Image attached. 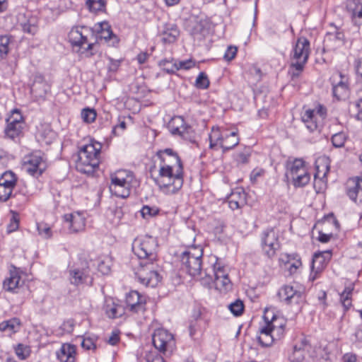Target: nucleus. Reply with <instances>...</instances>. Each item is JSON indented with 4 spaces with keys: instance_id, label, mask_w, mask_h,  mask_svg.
<instances>
[{
    "instance_id": "nucleus-1",
    "label": "nucleus",
    "mask_w": 362,
    "mask_h": 362,
    "mask_svg": "<svg viewBox=\"0 0 362 362\" xmlns=\"http://www.w3.org/2000/svg\"><path fill=\"white\" fill-rule=\"evenodd\" d=\"M156 164L151 168L150 172L155 183L165 194H173L177 192L184 182V169H158V175H153L156 171Z\"/></svg>"
},
{
    "instance_id": "nucleus-2",
    "label": "nucleus",
    "mask_w": 362,
    "mask_h": 362,
    "mask_svg": "<svg viewBox=\"0 0 362 362\" xmlns=\"http://www.w3.org/2000/svg\"><path fill=\"white\" fill-rule=\"evenodd\" d=\"M102 144L94 140H90L79 147L76 170L84 174H92L98 168Z\"/></svg>"
},
{
    "instance_id": "nucleus-3",
    "label": "nucleus",
    "mask_w": 362,
    "mask_h": 362,
    "mask_svg": "<svg viewBox=\"0 0 362 362\" xmlns=\"http://www.w3.org/2000/svg\"><path fill=\"white\" fill-rule=\"evenodd\" d=\"M110 180L109 189L111 194L123 199L129 197L132 189L139 185L133 173L127 170L111 173Z\"/></svg>"
},
{
    "instance_id": "nucleus-4",
    "label": "nucleus",
    "mask_w": 362,
    "mask_h": 362,
    "mask_svg": "<svg viewBox=\"0 0 362 362\" xmlns=\"http://www.w3.org/2000/svg\"><path fill=\"white\" fill-rule=\"evenodd\" d=\"M310 53V42L304 37H299L291 54L289 74L297 78L303 72Z\"/></svg>"
},
{
    "instance_id": "nucleus-5",
    "label": "nucleus",
    "mask_w": 362,
    "mask_h": 362,
    "mask_svg": "<svg viewBox=\"0 0 362 362\" xmlns=\"http://www.w3.org/2000/svg\"><path fill=\"white\" fill-rule=\"evenodd\" d=\"M202 255L203 251L201 247H192L183 252L180 259L182 269L190 276L197 278L200 282L201 277L204 275V270L202 269Z\"/></svg>"
},
{
    "instance_id": "nucleus-6",
    "label": "nucleus",
    "mask_w": 362,
    "mask_h": 362,
    "mask_svg": "<svg viewBox=\"0 0 362 362\" xmlns=\"http://www.w3.org/2000/svg\"><path fill=\"white\" fill-rule=\"evenodd\" d=\"M158 242L152 236L136 238L132 243V251L140 262L158 260Z\"/></svg>"
},
{
    "instance_id": "nucleus-7",
    "label": "nucleus",
    "mask_w": 362,
    "mask_h": 362,
    "mask_svg": "<svg viewBox=\"0 0 362 362\" xmlns=\"http://www.w3.org/2000/svg\"><path fill=\"white\" fill-rule=\"evenodd\" d=\"M201 284L206 287L214 285L217 289L227 290L230 286V280L224 267L216 263L213 267L204 269Z\"/></svg>"
},
{
    "instance_id": "nucleus-8",
    "label": "nucleus",
    "mask_w": 362,
    "mask_h": 362,
    "mask_svg": "<svg viewBox=\"0 0 362 362\" xmlns=\"http://www.w3.org/2000/svg\"><path fill=\"white\" fill-rule=\"evenodd\" d=\"M89 35H93V30L86 26L74 27L69 33V40L74 47L81 49L84 45H88L87 47L81 52V54H84L87 57L95 54L93 52L95 44L88 42Z\"/></svg>"
},
{
    "instance_id": "nucleus-9",
    "label": "nucleus",
    "mask_w": 362,
    "mask_h": 362,
    "mask_svg": "<svg viewBox=\"0 0 362 362\" xmlns=\"http://www.w3.org/2000/svg\"><path fill=\"white\" fill-rule=\"evenodd\" d=\"M159 265L157 261L140 262L139 268L136 275L142 284L146 286L155 287L161 280L159 274Z\"/></svg>"
},
{
    "instance_id": "nucleus-10",
    "label": "nucleus",
    "mask_w": 362,
    "mask_h": 362,
    "mask_svg": "<svg viewBox=\"0 0 362 362\" xmlns=\"http://www.w3.org/2000/svg\"><path fill=\"white\" fill-rule=\"evenodd\" d=\"M286 175L292 180L295 187L305 186L310 180V175L302 159H295L291 163Z\"/></svg>"
},
{
    "instance_id": "nucleus-11",
    "label": "nucleus",
    "mask_w": 362,
    "mask_h": 362,
    "mask_svg": "<svg viewBox=\"0 0 362 362\" xmlns=\"http://www.w3.org/2000/svg\"><path fill=\"white\" fill-rule=\"evenodd\" d=\"M260 245L264 255L269 259L276 256L280 249V243L278 235L273 228H267L262 233Z\"/></svg>"
},
{
    "instance_id": "nucleus-12",
    "label": "nucleus",
    "mask_w": 362,
    "mask_h": 362,
    "mask_svg": "<svg viewBox=\"0 0 362 362\" xmlns=\"http://www.w3.org/2000/svg\"><path fill=\"white\" fill-rule=\"evenodd\" d=\"M152 340L155 348L166 356H170L175 346L173 334L164 329L155 330Z\"/></svg>"
},
{
    "instance_id": "nucleus-13",
    "label": "nucleus",
    "mask_w": 362,
    "mask_h": 362,
    "mask_svg": "<svg viewBox=\"0 0 362 362\" xmlns=\"http://www.w3.org/2000/svg\"><path fill=\"white\" fill-rule=\"evenodd\" d=\"M278 296L281 302L294 307L298 311L301 310L305 300L303 293L289 285L282 286L278 291Z\"/></svg>"
},
{
    "instance_id": "nucleus-14",
    "label": "nucleus",
    "mask_w": 362,
    "mask_h": 362,
    "mask_svg": "<svg viewBox=\"0 0 362 362\" xmlns=\"http://www.w3.org/2000/svg\"><path fill=\"white\" fill-rule=\"evenodd\" d=\"M156 157L158 160V169H183V164L180 156L172 148L158 151Z\"/></svg>"
},
{
    "instance_id": "nucleus-15",
    "label": "nucleus",
    "mask_w": 362,
    "mask_h": 362,
    "mask_svg": "<svg viewBox=\"0 0 362 362\" xmlns=\"http://www.w3.org/2000/svg\"><path fill=\"white\" fill-rule=\"evenodd\" d=\"M23 168L28 174L37 177L47 168L46 159L41 152L33 153L25 158Z\"/></svg>"
},
{
    "instance_id": "nucleus-16",
    "label": "nucleus",
    "mask_w": 362,
    "mask_h": 362,
    "mask_svg": "<svg viewBox=\"0 0 362 362\" xmlns=\"http://www.w3.org/2000/svg\"><path fill=\"white\" fill-rule=\"evenodd\" d=\"M25 122L19 110L15 109L11 115L6 119V127L4 133L6 137L14 140L23 134Z\"/></svg>"
},
{
    "instance_id": "nucleus-17",
    "label": "nucleus",
    "mask_w": 362,
    "mask_h": 362,
    "mask_svg": "<svg viewBox=\"0 0 362 362\" xmlns=\"http://www.w3.org/2000/svg\"><path fill=\"white\" fill-rule=\"evenodd\" d=\"M316 173L314 175V187L319 190L323 189L327 184V175L330 168V160L329 157L323 156L315 160Z\"/></svg>"
},
{
    "instance_id": "nucleus-18",
    "label": "nucleus",
    "mask_w": 362,
    "mask_h": 362,
    "mask_svg": "<svg viewBox=\"0 0 362 362\" xmlns=\"http://www.w3.org/2000/svg\"><path fill=\"white\" fill-rule=\"evenodd\" d=\"M331 257L332 253L329 250L315 253L311 264V271L309 276L310 281H314L320 276L327 266Z\"/></svg>"
},
{
    "instance_id": "nucleus-19",
    "label": "nucleus",
    "mask_w": 362,
    "mask_h": 362,
    "mask_svg": "<svg viewBox=\"0 0 362 362\" xmlns=\"http://www.w3.org/2000/svg\"><path fill=\"white\" fill-rule=\"evenodd\" d=\"M185 28L194 39L201 40L208 32V21L201 16H192L187 20Z\"/></svg>"
},
{
    "instance_id": "nucleus-20",
    "label": "nucleus",
    "mask_w": 362,
    "mask_h": 362,
    "mask_svg": "<svg viewBox=\"0 0 362 362\" xmlns=\"http://www.w3.org/2000/svg\"><path fill=\"white\" fill-rule=\"evenodd\" d=\"M146 296L136 291H131L126 296V308L132 313H144L146 310Z\"/></svg>"
},
{
    "instance_id": "nucleus-21",
    "label": "nucleus",
    "mask_w": 362,
    "mask_h": 362,
    "mask_svg": "<svg viewBox=\"0 0 362 362\" xmlns=\"http://www.w3.org/2000/svg\"><path fill=\"white\" fill-rule=\"evenodd\" d=\"M69 279L71 284L79 286L83 284H90L93 282V278L90 276V269L88 266L77 267L69 269Z\"/></svg>"
},
{
    "instance_id": "nucleus-22",
    "label": "nucleus",
    "mask_w": 362,
    "mask_h": 362,
    "mask_svg": "<svg viewBox=\"0 0 362 362\" xmlns=\"http://www.w3.org/2000/svg\"><path fill=\"white\" fill-rule=\"evenodd\" d=\"M346 194L357 204L362 203V179L354 177L346 182Z\"/></svg>"
},
{
    "instance_id": "nucleus-23",
    "label": "nucleus",
    "mask_w": 362,
    "mask_h": 362,
    "mask_svg": "<svg viewBox=\"0 0 362 362\" xmlns=\"http://www.w3.org/2000/svg\"><path fill=\"white\" fill-rule=\"evenodd\" d=\"M310 343L306 337L300 338L293 345V351L289 355L291 362H301L305 358V353L310 351Z\"/></svg>"
},
{
    "instance_id": "nucleus-24",
    "label": "nucleus",
    "mask_w": 362,
    "mask_h": 362,
    "mask_svg": "<svg viewBox=\"0 0 362 362\" xmlns=\"http://www.w3.org/2000/svg\"><path fill=\"white\" fill-rule=\"evenodd\" d=\"M65 222L72 233H77L84 229L86 226L85 218L81 213L74 212L64 216Z\"/></svg>"
},
{
    "instance_id": "nucleus-25",
    "label": "nucleus",
    "mask_w": 362,
    "mask_h": 362,
    "mask_svg": "<svg viewBox=\"0 0 362 362\" xmlns=\"http://www.w3.org/2000/svg\"><path fill=\"white\" fill-rule=\"evenodd\" d=\"M23 283L19 269L13 267L10 269L9 276L4 281L3 288L5 291L16 293Z\"/></svg>"
},
{
    "instance_id": "nucleus-26",
    "label": "nucleus",
    "mask_w": 362,
    "mask_h": 362,
    "mask_svg": "<svg viewBox=\"0 0 362 362\" xmlns=\"http://www.w3.org/2000/svg\"><path fill=\"white\" fill-rule=\"evenodd\" d=\"M50 90V86L40 74L34 76L33 82L30 86V92L35 97L38 98H44Z\"/></svg>"
},
{
    "instance_id": "nucleus-27",
    "label": "nucleus",
    "mask_w": 362,
    "mask_h": 362,
    "mask_svg": "<svg viewBox=\"0 0 362 362\" xmlns=\"http://www.w3.org/2000/svg\"><path fill=\"white\" fill-rule=\"evenodd\" d=\"M264 318L267 325H269L275 340L280 339L284 334L286 324L284 320L279 319L275 315H273L269 320V317L264 315Z\"/></svg>"
},
{
    "instance_id": "nucleus-28",
    "label": "nucleus",
    "mask_w": 362,
    "mask_h": 362,
    "mask_svg": "<svg viewBox=\"0 0 362 362\" xmlns=\"http://www.w3.org/2000/svg\"><path fill=\"white\" fill-rule=\"evenodd\" d=\"M336 77H339L340 80L336 84L332 83L333 96L337 100H341L347 96L349 88L346 82L345 81V77L341 74V73H339L336 76H333L332 79L334 81Z\"/></svg>"
},
{
    "instance_id": "nucleus-29",
    "label": "nucleus",
    "mask_w": 362,
    "mask_h": 362,
    "mask_svg": "<svg viewBox=\"0 0 362 362\" xmlns=\"http://www.w3.org/2000/svg\"><path fill=\"white\" fill-rule=\"evenodd\" d=\"M346 8L351 13L352 22L358 26L362 25V4L358 0H347Z\"/></svg>"
},
{
    "instance_id": "nucleus-30",
    "label": "nucleus",
    "mask_w": 362,
    "mask_h": 362,
    "mask_svg": "<svg viewBox=\"0 0 362 362\" xmlns=\"http://www.w3.org/2000/svg\"><path fill=\"white\" fill-rule=\"evenodd\" d=\"M301 119L310 132L316 131L321 123L315 114V111L311 109H308L302 113Z\"/></svg>"
},
{
    "instance_id": "nucleus-31",
    "label": "nucleus",
    "mask_w": 362,
    "mask_h": 362,
    "mask_svg": "<svg viewBox=\"0 0 362 362\" xmlns=\"http://www.w3.org/2000/svg\"><path fill=\"white\" fill-rule=\"evenodd\" d=\"M279 262L284 264L291 274L296 273L302 265L301 260L296 254H284L279 258Z\"/></svg>"
},
{
    "instance_id": "nucleus-32",
    "label": "nucleus",
    "mask_w": 362,
    "mask_h": 362,
    "mask_svg": "<svg viewBox=\"0 0 362 362\" xmlns=\"http://www.w3.org/2000/svg\"><path fill=\"white\" fill-rule=\"evenodd\" d=\"M57 358L60 362H75L76 346L70 344H64L57 352Z\"/></svg>"
},
{
    "instance_id": "nucleus-33",
    "label": "nucleus",
    "mask_w": 362,
    "mask_h": 362,
    "mask_svg": "<svg viewBox=\"0 0 362 362\" xmlns=\"http://www.w3.org/2000/svg\"><path fill=\"white\" fill-rule=\"evenodd\" d=\"M104 310L106 315L111 319L119 317L124 313L123 306L116 303L112 298L105 300Z\"/></svg>"
},
{
    "instance_id": "nucleus-34",
    "label": "nucleus",
    "mask_w": 362,
    "mask_h": 362,
    "mask_svg": "<svg viewBox=\"0 0 362 362\" xmlns=\"http://www.w3.org/2000/svg\"><path fill=\"white\" fill-rule=\"evenodd\" d=\"M168 128L173 134L183 136L189 127L185 124L182 117L175 116L170 121Z\"/></svg>"
},
{
    "instance_id": "nucleus-35",
    "label": "nucleus",
    "mask_w": 362,
    "mask_h": 362,
    "mask_svg": "<svg viewBox=\"0 0 362 362\" xmlns=\"http://www.w3.org/2000/svg\"><path fill=\"white\" fill-rule=\"evenodd\" d=\"M226 132L218 127H213L209 135V148L217 150L220 148Z\"/></svg>"
},
{
    "instance_id": "nucleus-36",
    "label": "nucleus",
    "mask_w": 362,
    "mask_h": 362,
    "mask_svg": "<svg viewBox=\"0 0 362 362\" xmlns=\"http://www.w3.org/2000/svg\"><path fill=\"white\" fill-rule=\"evenodd\" d=\"M245 194L243 189L233 192L228 197V205L232 210L241 208L245 204Z\"/></svg>"
},
{
    "instance_id": "nucleus-37",
    "label": "nucleus",
    "mask_w": 362,
    "mask_h": 362,
    "mask_svg": "<svg viewBox=\"0 0 362 362\" xmlns=\"http://www.w3.org/2000/svg\"><path fill=\"white\" fill-rule=\"evenodd\" d=\"M239 142L240 139L237 132H226L220 148H222V151L225 153L238 146Z\"/></svg>"
},
{
    "instance_id": "nucleus-38",
    "label": "nucleus",
    "mask_w": 362,
    "mask_h": 362,
    "mask_svg": "<svg viewBox=\"0 0 362 362\" xmlns=\"http://www.w3.org/2000/svg\"><path fill=\"white\" fill-rule=\"evenodd\" d=\"M274 340V335L272 334L269 325H267L265 322V324L259 329L258 341L262 346H269Z\"/></svg>"
},
{
    "instance_id": "nucleus-39",
    "label": "nucleus",
    "mask_w": 362,
    "mask_h": 362,
    "mask_svg": "<svg viewBox=\"0 0 362 362\" xmlns=\"http://www.w3.org/2000/svg\"><path fill=\"white\" fill-rule=\"evenodd\" d=\"M21 327V321L18 318L13 317L0 323V330L7 332L9 334L17 332Z\"/></svg>"
},
{
    "instance_id": "nucleus-40",
    "label": "nucleus",
    "mask_w": 362,
    "mask_h": 362,
    "mask_svg": "<svg viewBox=\"0 0 362 362\" xmlns=\"http://www.w3.org/2000/svg\"><path fill=\"white\" fill-rule=\"evenodd\" d=\"M180 35V31L176 25H172L167 28L162 35V40L164 43H173Z\"/></svg>"
},
{
    "instance_id": "nucleus-41",
    "label": "nucleus",
    "mask_w": 362,
    "mask_h": 362,
    "mask_svg": "<svg viewBox=\"0 0 362 362\" xmlns=\"http://www.w3.org/2000/svg\"><path fill=\"white\" fill-rule=\"evenodd\" d=\"M139 362H165L163 356L155 351H145L138 357Z\"/></svg>"
},
{
    "instance_id": "nucleus-42",
    "label": "nucleus",
    "mask_w": 362,
    "mask_h": 362,
    "mask_svg": "<svg viewBox=\"0 0 362 362\" xmlns=\"http://www.w3.org/2000/svg\"><path fill=\"white\" fill-rule=\"evenodd\" d=\"M86 5L90 11L97 13L105 10V0H87Z\"/></svg>"
},
{
    "instance_id": "nucleus-43",
    "label": "nucleus",
    "mask_w": 362,
    "mask_h": 362,
    "mask_svg": "<svg viewBox=\"0 0 362 362\" xmlns=\"http://www.w3.org/2000/svg\"><path fill=\"white\" fill-rule=\"evenodd\" d=\"M15 353L21 360L26 359L30 354V347L23 344H18L15 348Z\"/></svg>"
},
{
    "instance_id": "nucleus-44",
    "label": "nucleus",
    "mask_w": 362,
    "mask_h": 362,
    "mask_svg": "<svg viewBox=\"0 0 362 362\" xmlns=\"http://www.w3.org/2000/svg\"><path fill=\"white\" fill-rule=\"evenodd\" d=\"M200 316L201 313L200 312H197L192 320H191L189 325V335L192 338H194V337L196 335L198 329L200 327Z\"/></svg>"
},
{
    "instance_id": "nucleus-45",
    "label": "nucleus",
    "mask_w": 362,
    "mask_h": 362,
    "mask_svg": "<svg viewBox=\"0 0 362 362\" xmlns=\"http://www.w3.org/2000/svg\"><path fill=\"white\" fill-rule=\"evenodd\" d=\"M98 37L101 40H104L106 42H109L111 45L115 46L118 43V39L117 36L112 33V30L102 31L98 33Z\"/></svg>"
},
{
    "instance_id": "nucleus-46",
    "label": "nucleus",
    "mask_w": 362,
    "mask_h": 362,
    "mask_svg": "<svg viewBox=\"0 0 362 362\" xmlns=\"http://www.w3.org/2000/svg\"><path fill=\"white\" fill-rule=\"evenodd\" d=\"M209 84L207 75L204 72L199 73L195 81V86L199 89H206Z\"/></svg>"
},
{
    "instance_id": "nucleus-47",
    "label": "nucleus",
    "mask_w": 362,
    "mask_h": 362,
    "mask_svg": "<svg viewBox=\"0 0 362 362\" xmlns=\"http://www.w3.org/2000/svg\"><path fill=\"white\" fill-rule=\"evenodd\" d=\"M96 112L95 110L87 107L84 108L81 112V118L86 123H91L96 118Z\"/></svg>"
},
{
    "instance_id": "nucleus-48",
    "label": "nucleus",
    "mask_w": 362,
    "mask_h": 362,
    "mask_svg": "<svg viewBox=\"0 0 362 362\" xmlns=\"http://www.w3.org/2000/svg\"><path fill=\"white\" fill-rule=\"evenodd\" d=\"M346 140V136L344 133L339 132L334 134L332 136L331 141L333 146L336 148L343 147L345 141Z\"/></svg>"
},
{
    "instance_id": "nucleus-49",
    "label": "nucleus",
    "mask_w": 362,
    "mask_h": 362,
    "mask_svg": "<svg viewBox=\"0 0 362 362\" xmlns=\"http://www.w3.org/2000/svg\"><path fill=\"white\" fill-rule=\"evenodd\" d=\"M228 308L234 315L239 316L243 312L244 305L242 300H236L228 305Z\"/></svg>"
},
{
    "instance_id": "nucleus-50",
    "label": "nucleus",
    "mask_w": 362,
    "mask_h": 362,
    "mask_svg": "<svg viewBox=\"0 0 362 362\" xmlns=\"http://www.w3.org/2000/svg\"><path fill=\"white\" fill-rule=\"evenodd\" d=\"M37 229L40 235L47 239L52 237V233L50 227L45 223H37Z\"/></svg>"
},
{
    "instance_id": "nucleus-51",
    "label": "nucleus",
    "mask_w": 362,
    "mask_h": 362,
    "mask_svg": "<svg viewBox=\"0 0 362 362\" xmlns=\"http://www.w3.org/2000/svg\"><path fill=\"white\" fill-rule=\"evenodd\" d=\"M97 339L95 337H84L81 341V346L86 350H95Z\"/></svg>"
},
{
    "instance_id": "nucleus-52",
    "label": "nucleus",
    "mask_w": 362,
    "mask_h": 362,
    "mask_svg": "<svg viewBox=\"0 0 362 362\" xmlns=\"http://www.w3.org/2000/svg\"><path fill=\"white\" fill-rule=\"evenodd\" d=\"M10 39L6 35L0 36V55H6L9 51Z\"/></svg>"
},
{
    "instance_id": "nucleus-53",
    "label": "nucleus",
    "mask_w": 362,
    "mask_h": 362,
    "mask_svg": "<svg viewBox=\"0 0 362 362\" xmlns=\"http://www.w3.org/2000/svg\"><path fill=\"white\" fill-rule=\"evenodd\" d=\"M173 66L176 70H188L193 68L195 66V62L192 59H187L184 61H180L177 63L176 62L174 64Z\"/></svg>"
},
{
    "instance_id": "nucleus-54",
    "label": "nucleus",
    "mask_w": 362,
    "mask_h": 362,
    "mask_svg": "<svg viewBox=\"0 0 362 362\" xmlns=\"http://www.w3.org/2000/svg\"><path fill=\"white\" fill-rule=\"evenodd\" d=\"M159 212V209L157 207H151L149 206H144L141 210V216L144 218L152 217L157 215Z\"/></svg>"
},
{
    "instance_id": "nucleus-55",
    "label": "nucleus",
    "mask_w": 362,
    "mask_h": 362,
    "mask_svg": "<svg viewBox=\"0 0 362 362\" xmlns=\"http://www.w3.org/2000/svg\"><path fill=\"white\" fill-rule=\"evenodd\" d=\"M354 68L356 74L357 81L362 85V57L355 60Z\"/></svg>"
},
{
    "instance_id": "nucleus-56",
    "label": "nucleus",
    "mask_w": 362,
    "mask_h": 362,
    "mask_svg": "<svg viewBox=\"0 0 362 362\" xmlns=\"http://www.w3.org/2000/svg\"><path fill=\"white\" fill-rule=\"evenodd\" d=\"M237 51H238V49L235 46L230 45V46L228 47V48L224 54L223 59L228 62L231 61L236 56Z\"/></svg>"
},
{
    "instance_id": "nucleus-57",
    "label": "nucleus",
    "mask_w": 362,
    "mask_h": 362,
    "mask_svg": "<svg viewBox=\"0 0 362 362\" xmlns=\"http://www.w3.org/2000/svg\"><path fill=\"white\" fill-rule=\"evenodd\" d=\"M0 180H3V181H6L7 183H12L13 185H16L17 178L16 175L11 171L5 172L0 177Z\"/></svg>"
},
{
    "instance_id": "nucleus-58",
    "label": "nucleus",
    "mask_w": 362,
    "mask_h": 362,
    "mask_svg": "<svg viewBox=\"0 0 362 362\" xmlns=\"http://www.w3.org/2000/svg\"><path fill=\"white\" fill-rule=\"evenodd\" d=\"M315 111V114L318 119L322 122V120L326 117L327 116V109L325 106L322 105H317V106L313 110Z\"/></svg>"
},
{
    "instance_id": "nucleus-59",
    "label": "nucleus",
    "mask_w": 362,
    "mask_h": 362,
    "mask_svg": "<svg viewBox=\"0 0 362 362\" xmlns=\"http://www.w3.org/2000/svg\"><path fill=\"white\" fill-rule=\"evenodd\" d=\"M109 64L107 66V70L110 72H116L120 66L121 61L113 59L111 57L108 58Z\"/></svg>"
},
{
    "instance_id": "nucleus-60",
    "label": "nucleus",
    "mask_w": 362,
    "mask_h": 362,
    "mask_svg": "<svg viewBox=\"0 0 362 362\" xmlns=\"http://www.w3.org/2000/svg\"><path fill=\"white\" fill-rule=\"evenodd\" d=\"M11 194L12 192L8 188L2 187V185L0 183V201H7L11 197Z\"/></svg>"
},
{
    "instance_id": "nucleus-61",
    "label": "nucleus",
    "mask_w": 362,
    "mask_h": 362,
    "mask_svg": "<svg viewBox=\"0 0 362 362\" xmlns=\"http://www.w3.org/2000/svg\"><path fill=\"white\" fill-rule=\"evenodd\" d=\"M264 170H263L262 168H255L252 171V173L250 174V180L252 182H255L257 180V179L259 177L262 176L264 175Z\"/></svg>"
},
{
    "instance_id": "nucleus-62",
    "label": "nucleus",
    "mask_w": 362,
    "mask_h": 362,
    "mask_svg": "<svg viewBox=\"0 0 362 362\" xmlns=\"http://www.w3.org/2000/svg\"><path fill=\"white\" fill-rule=\"evenodd\" d=\"M18 228V220L16 218V217L13 216L11 218L10 223L8 226V231L9 233L13 232L16 230Z\"/></svg>"
},
{
    "instance_id": "nucleus-63",
    "label": "nucleus",
    "mask_w": 362,
    "mask_h": 362,
    "mask_svg": "<svg viewBox=\"0 0 362 362\" xmlns=\"http://www.w3.org/2000/svg\"><path fill=\"white\" fill-rule=\"evenodd\" d=\"M119 332H112L111 334V336L109 337V339L107 340V342L110 344L115 346L119 342Z\"/></svg>"
},
{
    "instance_id": "nucleus-64",
    "label": "nucleus",
    "mask_w": 362,
    "mask_h": 362,
    "mask_svg": "<svg viewBox=\"0 0 362 362\" xmlns=\"http://www.w3.org/2000/svg\"><path fill=\"white\" fill-rule=\"evenodd\" d=\"M249 154H245L244 153H240L237 155L236 161L238 163H247L249 160Z\"/></svg>"
}]
</instances>
